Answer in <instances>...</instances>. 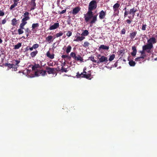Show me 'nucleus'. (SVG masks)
<instances>
[{
	"label": "nucleus",
	"instance_id": "nucleus-1",
	"mask_svg": "<svg viewBox=\"0 0 157 157\" xmlns=\"http://www.w3.org/2000/svg\"><path fill=\"white\" fill-rule=\"evenodd\" d=\"M98 14L97 13L94 16L92 11L88 10L86 15L84 14V17L86 22H88L92 18V20L90 22V24H93L95 23L97 20V17Z\"/></svg>",
	"mask_w": 157,
	"mask_h": 157
},
{
	"label": "nucleus",
	"instance_id": "nucleus-2",
	"mask_svg": "<svg viewBox=\"0 0 157 157\" xmlns=\"http://www.w3.org/2000/svg\"><path fill=\"white\" fill-rule=\"evenodd\" d=\"M147 44L143 46V50H149L148 51V53H151V49L153 48V44L156 43L157 40L154 37L150 38L147 41Z\"/></svg>",
	"mask_w": 157,
	"mask_h": 157
},
{
	"label": "nucleus",
	"instance_id": "nucleus-3",
	"mask_svg": "<svg viewBox=\"0 0 157 157\" xmlns=\"http://www.w3.org/2000/svg\"><path fill=\"white\" fill-rule=\"evenodd\" d=\"M29 13L28 12H26L24 13L22 16L23 17V18L22 19L21 23L20 24L24 25H26L27 23V21L29 20L30 19L29 17Z\"/></svg>",
	"mask_w": 157,
	"mask_h": 157
},
{
	"label": "nucleus",
	"instance_id": "nucleus-4",
	"mask_svg": "<svg viewBox=\"0 0 157 157\" xmlns=\"http://www.w3.org/2000/svg\"><path fill=\"white\" fill-rule=\"evenodd\" d=\"M97 2L96 1H91L89 5L88 10L92 11L93 10L95 9L97 7Z\"/></svg>",
	"mask_w": 157,
	"mask_h": 157
},
{
	"label": "nucleus",
	"instance_id": "nucleus-5",
	"mask_svg": "<svg viewBox=\"0 0 157 157\" xmlns=\"http://www.w3.org/2000/svg\"><path fill=\"white\" fill-rule=\"evenodd\" d=\"M70 56L73 58L75 60L77 61H80L81 62H83V59L82 57L79 55H77V56L76 54L74 52H71L70 54Z\"/></svg>",
	"mask_w": 157,
	"mask_h": 157
},
{
	"label": "nucleus",
	"instance_id": "nucleus-6",
	"mask_svg": "<svg viewBox=\"0 0 157 157\" xmlns=\"http://www.w3.org/2000/svg\"><path fill=\"white\" fill-rule=\"evenodd\" d=\"M137 11V9H135L134 7L131 9L129 11H127V10L125 11L124 14V17H126L128 14L132 15V17H133L135 15V13Z\"/></svg>",
	"mask_w": 157,
	"mask_h": 157
},
{
	"label": "nucleus",
	"instance_id": "nucleus-7",
	"mask_svg": "<svg viewBox=\"0 0 157 157\" xmlns=\"http://www.w3.org/2000/svg\"><path fill=\"white\" fill-rule=\"evenodd\" d=\"M46 74V71L43 70H37L35 72V75L37 76L40 75L44 76Z\"/></svg>",
	"mask_w": 157,
	"mask_h": 157
},
{
	"label": "nucleus",
	"instance_id": "nucleus-8",
	"mask_svg": "<svg viewBox=\"0 0 157 157\" xmlns=\"http://www.w3.org/2000/svg\"><path fill=\"white\" fill-rule=\"evenodd\" d=\"M99 60L97 61V63L105 62L107 63L108 61V59L107 57L105 56H102L100 58H98Z\"/></svg>",
	"mask_w": 157,
	"mask_h": 157
},
{
	"label": "nucleus",
	"instance_id": "nucleus-9",
	"mask_svg": "<svg viewBox=\"0 0 157 157\" xmlns=\"http://www.w3.org/2000/svg\"><path fill=\"white\" fill-rule=\"evenodd\" d=\"M35 1L36 0H31V2H29V4L31 6L30 11L34 10L35 9L36 5Z\"/></svg>",
	"mask_w": 157,
	"mask_h": 157
},
{
	"label": "nucleus",
	"instance_id": "nucleus-10",
	"mask_svg": "<svg viewBox=\"0 0 157 157\" xmlns=\"http://www.w3.org/2000/svg\"><path fill=\"white\" fill-rule=\"evenodd\" d=\"M39 24L38 23H33L32 25V30L33 32V33H35L36 31V29H37V28L39 26Z\"/></svg>",
	"mask_w": 157,
	"mask_h": 157
},
{
	"label": "nucleus",
	"instance_id": "nucleus-11",
	"mask_svg": "<svg viewBox=\"0 0 157 157\" xmlns=\"http://www.w3.org/2000/svg\"><path fill=\"white\" fill-rule=\"evenodd\" d=\"M25 26V25L20 24L19 25L20 28L18 29V32L19 35L21 34L24 33V31L23 30L24 29Z\"/></svg>",
	"mask_w": 157,
	"mask_h": 157
},
{
	"label": "nucleus",
	"instance_id": "nucleus-12",
	"mask_svg": "<svg viewBox=\"0 0 157 157\" xmlns=\"http://www.w3.org/2000/svg\"><path fill=\"white\" fill-rule=\"evenodd\" d=\"M46 69L47 70V72L49 74H53L55 71V69L52 68L48 67H46Z\"/></svg>",
	"mask_w": 157,
	"mask_h": 157
},
{
	"label": "nucleus",
	"instance_id": "nucleus-13",
	"mask_svg": "<svg viewBox=\"0 0 157 157\" xmlns=\"http://www.w3.org/2000/svg\"><path fill=\"white\" fill-rule=\"evenodd\" d=\"M59 26V24L58 23H55L54 25L50 26L49 29L53 30L58 28Z\"/></svg>",
	"mask_w": 157,
	"mask_h": 157
},
{
	"label": "nucleus",
	"instance_id": "nucleus-14",
	"mask_svg": "<svg viewBox=\"0 0 157 157\" xmlns=\"http://www.w3.org/2000/svg\"><path fill=\"white\" fill-rule=\"evenodd\" d=\"M80 10L81 8L79 6L76 7L73 9L72 13L73 14L75 15L78 13Z\"/></svg>",
	"mask_w": 157,
	"mask_h": 157
},
{
	"label": "nucleus",
	"instance_id": "nucleus-15",
	"mask_svg": "<svg viewBox=\"0 0 157 157\" xmlns=\"http://www.w3.org/2000/svg\"><path fill=\"white\" fill-rule=\"evenodd\" d=\"M105 15L106 12L102 10L99 13V17L101 19H103L105 17Z\"/></svg>",
	"mask_w": 157,
	"mask_h": 157
},
{
	"label": "nucleus",
	"instance_id": "nucleus-16",
	"mask_svg": "<svg viewBox=\"0 0 157 157\" xmlns=\"http://www.w3.org/2000/svg\"><path fill=\"white\" fill-rule=\"evenodd\" d=\"M137 34V31L135 30V31L131 33L130 34V37L131 39L133 40V39L135 38Z\"/></svg>",
	"mask_w": 157,
	"mask_h": 157
},
{
	"label": "nucleus",
	"instance_id": "nucleus-17",
	"mask_svg": "<svg viewBox=\"0 0 157 157\" xmlns=\"http://www.w3.org/2000/svg\"><path fill=\"white\" fill-rule=\"evenodd\" d=\"M132 49L133 51L131 53V54L133 56H135L137 53V50L136 47L135 46H133L132 47Z\"/></svg>",
	"mask_w": 157,
	"mask_h": 157
},
{
	"label": "nucleus",
	"instance_id": "nucleus-18",
	"mask_svg": "<svg viewBox=\"0 0 157 157\" xmlns=\"http://www.w3.org/2000/svg\"><path fill=\"white\" fill-rule=\"evenodd\" d=\"M109 48V46H105L104 45H101L99 47L98 50H100V49H102L103 50H108Z\"/></svg>",
	"mask_w": 157,
	"mask_h": 157
},
{
	"label": "nucleus",
	"instance_id": "nucleus-19",
	"mask_svg": "<svg viewBox=\"0 0 157 157\" xmlns=\"http://www.w3.org/2000/svg\"><path fill=\"white\" fill-rule=\"evenodd\" d=\"M32 69L33 71H35L38 70L37 69L40 67V65L39 64H35L34 65H32Z\"/></svg>",
	"mask_w": 157,
	"mask_h": 157
},
{
	"label": "nucleus",
	"instance_id": "nucleus-20",
	"mask_svg": "<svg viewBox=\"0 0 157 157\" xmlns=\"http://www.w3.org/2000/svg\"><path fill=\"white\" fill-rule=\"evenodd\" d=\"M120 4L118 3H116L113 6V10L114 11H117L118 10V8L120 6Z\"/></svg>",
	"mask_w": 157,
	"mask_h": 157
},
{
	"label": "nucleus",
	"instance_id": "nucleus-21",
	"mask_svg": "<svg viewBox=\"0 0 157 157\" xmlns=\"http://www.w3.org/2000/svg\"><path fill=\"white\" fill-rule=\"evenodd\" d=\"M64 109H65L66 110L67 112H68L67 110H68L69 111H71L72 112H74L75 110V108H74V106L73 107H65L64 108Z\"/></svg>",
	"mask_w": 157,
	"mask_h": 157
},
{
	"label": "nucleus",
	"instance_id": "nucleus-22",
	"mask_svg": "<svg viewBox=\"0 0 157 157\" xmlns=\"http://www.w3.org/2000/svg\"><path fill=\"white\" fill-rule=\"evenodd\" d=\"M38 53V51L36 50L34 51L31 52L30 53V55L31 57L32 58H33L35 57Z\"/></svg>",
	"mask_w": 157,
	"mask_h": 157
},
{
	"label": "nucleus",
	"instance_id": "nucleus-23",
	"mask_svg": "<svg viewBox=\"0 0 157 157\" xmlns=\"http://www.w3.org/2000/svg\"><path fill=\"white\" fill-rule=\"evenodd\" d=\"M85 38V37L82 36H77L76 39L74 40V41H82Z\"/></svg>",
	"mask_w": 157,
	"mask_h": 157
},
{
	"label": "nucleus",
	"instance_id": "nucleus-24",
	"mask_svg": "<svg viewBox=\"0 0 157 157\" xmlns=\"http://www.w3.org/2000/svg\"><path fill=\"white\" fill-rule=\"evenodd\" d=\"M46 56L48 58L51 59H52L54 58L55 55L53 54H51L48 51L46 53Z\"/></svg>",
	"mask_w": 157,
	"mask_h": 157
},
{
	"label": "nucleus",
	"instance_id": "nucleus-25",
	"mask_svg": "<svg viewBox=\"0 0 157 157\" xmlns=\"http://www.w3.org/2000/svg\"><path fill=\"white\" fill-rule=\"evenodd\" d=\"M89 34V32L87 30H85L83 31V32L82 33L81 35L82 36H86Z\"/></svg>",
	"mask_w": 157,
	"mask_h": 157
},
{
	"label": "nucleus",
	"instance_id": "nucleus-26",
	"mask_svg": "<svg viewBox=\"0 0 157 157\" xmlns=\"http://www.w3.org/2000/svg\"><path fill=\"white\" fill-rule=\"evenodd\" d=\"M91 76V75L90 74H83V75L82 76V78H86L88 79H90V78Z\"/></svg>",
	"mask_w": 157,
	"mask_h": 157
},
{
	"label": "nucleus",
	"instance_id": "nucleus-27",
	"mask_svg": "<svg viewBox=\"0 0 157 157\" xmlns=\"http://www.w3.org/2000/svg\"><path fill=\"white\" fill-rule=\"evenodd\" d=\"M17 23V20L15 18H13L11 20V25L14 26H15Z\"/></svg>",
	"mask_w": 157,
	"mask_h": 157
},
{
	"label": "nucleus",
	"instance_id": "nucleus-28",
	"mask_svg": "<svg viewBox=\"0 0 157 157\" xmlns=\"http://www.w3.org/2000/svg\"><path fill=\"white\" fill-rule=\"evenodd\" d=\"M22 45V43H19L15 45L14 46V49H18L20 47H21Z\"/></svg>",
	"mask_w": 157,
	"mask_h": 157
},
{
	"label": "nucleus",
	"instance_id": "nucleus-29",
	"mask_svg": "<svg viewBox=\"0 0 157 157\" xmlns=\"http://www.w3.org/2000/svg\"><path fill=\"white\" fill-rule=\"evenodd\" d=\"M25 31L27 37L29 36V34H31V31L28 28H26L25 30Z\"/></svg>",
	"mask_w": 157,
	"mask_h": 157
},
{
	"label": "nucleus",
	"instance_id": "nucleus-30",
	"mask_svg": "<svg viewBox=\"0 0 157 157\" xmlns=\"http://www.w3.org/2000/svg\"><path fill=\"white\" fill-rule=\"evenodd\" d=\"M52 38L53 36H49L47 37H46V40L49 43H50Z\"/></svg>",
	"mask_w": 157,
	"mask_h": 157
},
{
	"label": "nucleus",
	"instance_id": "nucleus-31",
	"mask_svg": "<svg viewBox=\"0 0 157 157\" xmlns=\"http://www.w3.org/2000/svg\"><path fill=\"white\" fill-rule=\"evenodd\" d=\"M128 63L132 67L135 66L136 64L135 62L132 60L129 61Z\"/></svg>",
	"mask_w": 157,
	"mask_h": 157
},
{
	"label": "nucleus",
	"instance_id": "nucleus-32",
	"mask_svg": "<svg viewBox=\"0 0 157 157\" xmlns=\"http://www.w3.org/2000/svg\"><path fill=\"white\" fill-rule=\"evenodd\" d=\"M71 47L70 45H68L67 47L66 50V52L67 53H68L69 52H70L71 50Z\"/></svg>",
	"mask_w": 157,
	"mask_h": 157
},
{
	"label": "nucleus",
	"instance_id": "nucleus-33",
	"mask_svg": "<svg viewBox=\"0 0 157 157\" xmlns=\"http://www.w3.org/2000/svg\"><path fill=\"white\" fill-rule=\"evenodd\" d=\"M115 55L114 54H112L110 56L109 59V60L110 61H111L113 60L114 58H115Z\"/></svg>",
	"mask_w": 157,
	"mask_h": 157
},
{
	"label": "nucleus",
	"instance_id": "nucleus-34",
	"mask_svg": "<svg viewBox=\"0 0 157 157\" xmlns=\"http://www.w3.org/2000/svg\"><path fill=\"white\" fill-rule=\"evenodd\" d=\"M63 34V33L62 32L60 31L59 33H57L56 35V37H58L62 36Z\"/></svg>",
	"mask_w": 157,
	"mask_h": 157
},
{
	"label": "nucleus",
	"instance_id": "nucleus-35",
	"mask_svg": "<svg viewBox=\"0 0 157 157\" xmlns=\"http://www.w3.org/2000/svg\"><path fill=\"white\" fill-rule=\"evenodd\" d=\"M83 73H81V74H80L78 72L77 73L76 77L77 78H82V76L83 75Z\"/></svg>",
	"mask_w": 157,
	"mask_h": 157
},
{
	"label": "nucleus",
	"instance_id": "nucleus-36",
	"mask_svg": "<svg viewBox=\"0 0 157 157\" xmlns=\"http://www.w3.org/2000/svg\"><path fill=\"white\" fill-rule=\"evenodd\" d=\"M5 65L8 67L10 69L13 68V66H14L13 64H11L10 63H6Z\"/></svg>",
	"mask_w": 157,
	"mask_h": 157
},
{
	"label": "nucleus",
	"instance_id": "nucleus-37",
	"mask_svg": "<svg viewBox=\"0 0 157 157\" xmlns=\"http://www.w3.org/2000/svg\"><path fill=\"white\" fill-rule=\"evenodd\" d=\"M17 4L14 2L13 4L10 7V10H12L14 8L17 6Z\"/></svg>",
	"mask_w": 157,
	"mask_h": 157
},
{
	"label": "nucleus",
	"instance_id": "nucleus-38",
	"mask_svg": "<svg viewBox=\"0 0 157 157\" xmlns=\"http://www.w3.org/2000/svg\"><path fill=\"white\" fill-rule=\"evenodd\" d=\"M147 25L145 24H143L142 26L141 29L143 31H145L146 30Z\"/></svg>",
	"mask_w": 157,
	"mask_h": 157
},
{
	"label": "nucleus",
	"instance_id": "nucleus-39",
	"mask_svg": "<svg viewBox=\"0 0 157 157\" xmlns=\"http://www.w3.org/2000/svg\"><path fill=\"white\" fill-rule=\"evenodd\" d=\"M89 44H90L87 41H86V42H85L84 43V44L83 45V46L84 47L86 48L87 47H88Z\"/></svg>",
	"mask_w": 157,
	"mask_h": 157
},
{
	"label": "nucleus",
	"instance_id": "nucleus-40",
	"mask_svg": "<svg viewBox=\"0 0 157 157\" xmlns=\"http://www.w3.org/2000/svg\"><path fill=\"white\" fill-rule=\"evenodd\" d=\"M20 61L19 60H14L13 61V63H15V64L17 65L18 66L17 64L20 63Z\"/></svg>",
	"mask_w": 157,
	"mask_h": 157
},
{
	"label": "nucleus",
	"instance_id": "nucleus-41",
	"mask_svg": "<svg viewBox=\"0 0 157 157\" xmlns=\"http://www.w3.org/2000/svg\"><path fill=\"white\" fill-rule=\"evenodd\" d=\"M125 50L124 49H121L119 51V53L120 54H122V56H123V55L124 54V53Z\"/></svg>",
	"mask_w": 157,
	"mask_h": 157
},
{
	"label": "nucleus",
	"instance_id": "nucleus-42",
	"mask_svg": "<svg viewBox=\"0 0 157 157\" xmlns=\"http://www.w3.org/2000/svg\"><path fill=\"white\" fill-rule=\"evenodd\" d=\"M39 44H36L33 45L32 46L34 48V49H36L39 47Z\"/></svg>",
	"mask_w": 157,
	"mask_h": 157
},
{
	"label": "nucleus",
	"instance_id": "nucleus-43",
	"mask_svg": "<svg viewBox=\"0 0 157 157\" xmlns=\"http://www.w3.org/2000/svg\"><path fill=\"white\" fill-rule=\"evenodd\" d=\"M142 49H143V50L141 51H140V53H141V55H145L144 54V52L145 51H146L147 53H148V51L149 50L148 49H147V50H143V46L142 47Z\"/></svg>",
	"mask_w": 157,
	"mask_h": 157
},
{
	"label": "nucleus",
	"instance_id": "nucleus-44",
	"mask_svg": "<svg viewBox=\"0 0 157 157\" xmlns=\"http://www.w3.org/2000/svg\"><path fill=\"white\" fill-rule=\"evenodd\" d=\"M91 61H92L93 62L97 63V60L94 59V57L92 56L89 58Z\"/></svg>",
	"mask_w": 157,
	"mask_h": 157
},
{
	"label": "nucleus",
	"instance_id": "nucleus-45",
	"mask_svg": "<svg viewBox=\"0 0 157 157\" xmlns=\"http://www.w3.org/2000/svg\"><path fill=\"white\" fill-rule=\"evenodd\" d=\"M61 70L62 71V72H66L67 71V70L66 68H64L63 67V66H62L61 67Z\"/></svg>",
	"mask_w": 157,
	"mask_h": 157
},
{
	"label": "nucleus",
	"instance_id": "nucleus-46",
	"mask_svg": "<svg viewBox=\"0 0 157 157\" xmlns=\"http://www.w3.org/2000/svg\"><path fill=\"white\" fill-rule=\"evenodd\" d=\"M66 11V10L65 9L64 10H63L62 11H59L58 12L60 14H63L64 13H65Z\"/></svg>",
	"mask_w": 157,
	"mask_h": 157
},
{
	"label": "nucleus",
	"instance_id": "nucleus-47",
	"mask_svg": "<svg viewBox=\"0 0 157 157\" xmlns=\"http://www.w3.org/2000/svg\"><path fill=\"white\" fill-rule=\"evenodd\" d=\"M5 15L4 12L3 11V10H0V16H3Z\"/></svg>",
	"mask_w": 157,
	"mask_h": 157
},
{
	"label": "nucleus",
	"instance_id": "nucleus-48",
	"mask_svg": "<svg viewBox=\"0 0 157 157\" xmlns=\"http://www.w3.org/2000/svg\"><path fill=\"white\" fill-rule=\"evenodd\" d=\"M72 33L70 31H68L66 34L67 36L68 37H70Z\"/></svg>",
	"mask_w": 157,
	"mask_h": 157
},
{
	"label": "nucleus",
	"instance_id": "nucleus-49",
	"mask_svg": "<svg viewBox=\"0 0 157 157\" xmlns=\"http://www.w3.org/2000/svg\"><path fill=\"white\" fill-rule=\"evenodd\" d=\"M125 29L124 28L121 30V33L122 34H124L125 33Z\"/></svg>",
	"mask_w": 157,
	"mask_h": 157
},
{
	"label": "nucleus",
	"instance_id": "nucleus-50",
	"mask_svg": "<svg viewBox=\"0 0 157 157\" xmlns=\"http://www.w3.org/2000/svg\"><path fill=\"white\" fill-rule=\"evenodd\" d=\"M6 22V18L4 19H3L2 21V23H1L0 24H4Z\"/></svg>",
	"mask_w": 157,
	"mask_h": 157
},
{
	"label": "nucleus",
	"instance_id": "nucleus-51",
	"mask_svg": "<svg viewBox=\"0 0 157 157\" xmlns=\"http://www.w3.org/2000/svg\"><path fill=\"white\" fill-rule=\"evenodd\" d=\"M132 21H131L130 20L128 19L126 21V22H127V23L129 24H130L131 23V22Z\"/></svg>",
	"mask_w": 157,
	"mask_h": 157
},
{
	"label": "nucleus",
	"instance_id": "nucleus-52",
	"mask_svg": "<svg viewBox=\"0 0 157 157\" xmlns=\"http://www.w3.org/2000/svg\"><path fill=\"white\" fill-rule=\"evenodd\" d=\"M140 60H141V58L140 57H138L136 58L135 59V61H140Z\"/></svg>",
	"mask_w": 157,
	"mask_h": 157
},
{
	"label": "nucleus",
	"instance_id": "nucleus-53",
	"mask_svg": "<svg viewBox=\"0 0 157 157\" xmlns=\"http://www.w3.org/2000/svg\"><path fill=\"white\" fill-rule=\"evenodd\" d=\"M68 56V55H63L61 57L62 58L64 59L66 58H67Z\"/></svg>",
	"mask_w": 157,
	"mask_h": 157
},
{
	"label": "nucleus",
	"instance_id": "nucleus-54",
	"mask_svg": "<svg viewBox=\"0 0 157 157\" xmlns=\"http://www.w3.org/2000/svg\"><path fill=\"white\" fill-rule=\"evenodd\" d=\"M29 46H27L25 48V51H28L29 50Z\"/></svg>",
	"mask_w": 157,
	"mask_h": 157
},
{
	"label": "nucleus",
	"instance_id": "nucleus-55",
	"mask_svg": "<svg viewBox=\"0 0 157 157\" xmlns=\"http://www.w3.org/2000/svg\"><path fill=\"white\" fill-rule=\"evenodd\" d=\"M146 57V55H142L141 56H140L141 59H144Z\"/></svg>",
	"mask_w": 157,
	"mask_h": 157
},
{
	"label": "nucleus",
	"instance_id": "nucleus-56",
	"mask_svg": "<svg viewBox=\"0 0 157 157\" xmlns=\"http://www.w3.org/2000/svg\"><path fill=\"white\" fill-rule=\"evenodd\" d=\"M13 65L14 66H13V68L14 69H17V67H16V65H16V64H13Z\"/></svg>",
	"mask_w": 157,
	"mask_h": 157
},
{
	"label": "nucleus",
	"instance_id": "nucleus-57",
	"mask_svg": "<svg viewBox=\"0 0 157 157\" xmlns=\"http://www.w3.org/2000/svg\"><path fill=\"white\" fill-rule=\"evenodd\" d=\"M19 1V0H13V2L17 4H18V2Z\"/></svg>",
	"mask_w": 157,
	"mask_h": 157
},
{
	"label": "nucleus",
	"instance_id": "nucleus-58",
	"mask_svg": "<svg viewBox=\"0 0 157 157\" xmlns=\"http://www.w3.org/2000/svg\"><path fill=\"white\" fill-rule=\"evenodd\" d=\"M29 49L30 51H32L33 50V49H34V48H33V46L31 47H29Z\"/></svg>",
	"mask_w": 157,
	"mask_h": 157
},
{
	"label": "nucleus",
	"instance_id": "nucleus-59",
	"mask_svg": "<svg viewBox=\"0 0 157 157\" xmlns=\"http://www.w3.org/2000/svg\"><path fill=\"white\" fill-rule=\"evenodd\" d=\"M115 67H117V63L116 62L114 64Z\"/></svg>",
	"mask_w": 157,
	"mask_h": 157
},
{
	"label": "nucleus",
	"instance_id": "nucleus-60",
	"mask_svg": "<svg viewBox=\"0 0 157 157\" xmlns=\"http://www.w3.org/2000/svg\"><path fill=\"white\" fill-rule=\"evenodd\" d=\"M67 58V59H69V60L70 59H71V57L68 55V56Z\"/></svg>",
	"mask_w": 157,
	"mask_h": 157
},
{
	"label": "nucleus",
	"instance_id": "nucleus-61",
	"mask_svg": "<svg viewBox=\"0 0 157 157\" xmlns=\"http://www.w3.org/2000/svg\"><path fill=\"white\" fill-rule=\"evenodd\" d=\"M67 58V59H69V60L70 59H71V57L68 55V56Z\"/></svg>",
	"mask_w": 157,
	"mask_h": 157
},
{
	"label": "nucleus",
	"instance_id": "nucleus-62",
	"mask_svg": "<svg viewBox=\"0 0 157 157\" xmlns=\"http://www.w3.org/2000/svg\"><path fill=\"white\" fill-rule=\"evenodd\" d=\"M3 41L1 38H0V44L2 43Z\"/></svg>",
	"mask_w": 157,
	"mask_h": 157
},
{
	"label": "nucleus",
	"instance_id": "nucleus-63",
	"mask_svg": "<svg viewBox=\"0 0 157 157\" xmlns=\"http://www.w3.org/2000/svg\"><path fill=\"white\" fill-rule=\"evenodd\" d=\"M65 64H66V63H65V62H64L63 63H62V64L61 65H62V66H63V67L65 65Z\"/></svg>",
	"mask_w": 157,
	"mask_h": 157
},
{
	"label": "nucleus",
	"instance_id": "nucleus-64",
	"mask_svg": "<svg viewBox=\"0 0 157 157\" xmlns=\"http://www.w3.org/2000/svg\"><path fill=\"white\" fill-rule=\"evenodd\" d=\"M86 67H84L83 68V71H86Z\"/></svg>",
	"mask_w": 157,
	"mask_h": 157
}]
</instances>
